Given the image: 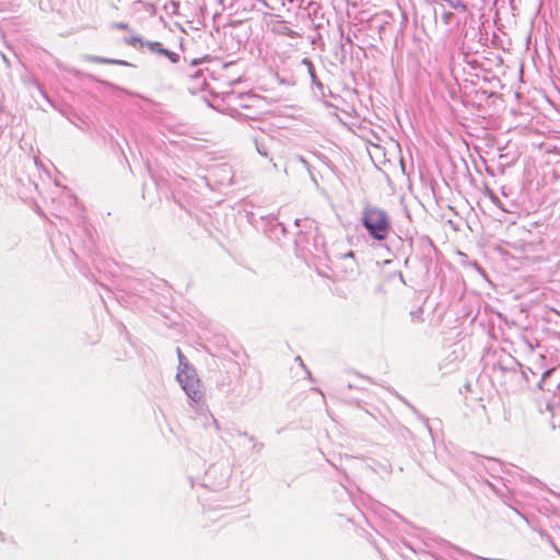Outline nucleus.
<instances>
[{"label": "nucleus", "instance_id": "nucleus-1", "mask_svg": "<svg viewBox=\"0 0 560 560\" xmlns=\"http://www.w3.org/2000/svg\"><path fill=\"white\" fill-rule=\"evenodd\" d=\"M363 225L369 234L377 241L387 237L390 231V220L387 213L378 208H366L363 212Z\"/></svg>", "mask_w": 560, "mask_h": 560}, {"label": "nucleus", "instance_id": "nucleus-2", "mask_svg": "<svg viewBox=\"0 0 560 560\" xmlns=\"http://www.w3.org/2000/svg\"><path fill=\"white\" fill-rule=\"evenodd\" d=\"M176 378L190 399L196 402L203 399V389L201 383L194 371H190L186 368L182 369L177 373Z\"/></svg>", "mask_w": 560, "mask_h": 560}, {"label": "nucleus", "instance_id": "nucleus-3", "mask_svg": "<svg viewBox=\"0 0 560 560\" xmlns=\"http://www.w3.org/2000/svg\"><path fill=\"white\" fill-rule=\"evenodd\" d=\"M149 47H150V49H151V50H153V51H158L159 54H164V55H166V54H167L166 49H163V48L161 47V44H160V43H150V44H149Z\"/></svg>", "mask_w": 560, "mask_h": 560}, {"label": "nucleus", "instance_id": "nucleus-4", "mask_svg": "<svg viewBox=\"0 0 560 560\" xmlns=\"http://www.w3.org/2000/svg\"><path fill=\"white\" fill-rule=\"evenodd\" d=\"M102 62H105V63H114V65H122V66H126L127 62L126 61H121V60H114V59H102L101 60Z\"/></svg>", "mask_w": 560, "mask_h": 560}, {"label": "nucleus", "instance_id": "nucleus-5", "mask_svg": "<svg viewBox=\"0 0 560 560\" xmlns=\"http://www.w3.org/2000/svg\"><path fill=\"white\" fill-rule=\"evenodd\" d=\"M209 418L211 419V421L217 425V420L213 418L212 415H209Z\"/></svg>", "mask_w": 560, "mask_h": 560}]
</instances>
